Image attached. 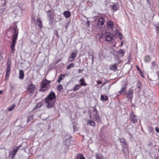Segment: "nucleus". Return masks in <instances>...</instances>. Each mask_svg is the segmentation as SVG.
Returning a JSON list of instances; mask_svg holds the SVG:
<instances>
[{
    "instance_id": "obj_1",
    "label": "nucleus",
    "mask_w": 159,
    "mask_h": 159,
    "mask_svg": "<svg viewBox=\"0 0 159 159\" xmlns=\"http://www.w3.org/2000/svg\"><path fill=\"white\" fill-rule=\"evenodd\" d=\"M13 35H12V42L11 45V53H13L15 52V47L17 39L18 36L19 34L18 30L17 29V26L16 25L15 27H12Z\"/></svg>"
},
{
    "instance_id": "obj_2",
    "label": "nucleus",
    "mask_w": 159,
    "mask_h": 159,
    "mask_svg": "<svg viewBox=\"0 0 159 159\" xmlns=\"http://www.w3.org/2000/svg\"><path fill=\"white\" fill-rule=\"evenodd\" d=\"M51 81H48L47 79H43L41 82V88L39 91L44 92L48 89V84Z\"/></svg>"
},
{
    "instance_id": "obj_3",
    "label": "nucleus",
    "mask_w": 159,
    "mask_h": 159,
    "mask_svg": "<svg viewBox=\"0 0 159 159\" xmlns=\"http://www.w3.org/2000/svg\"><path fill=\"white\" fill-rule=\"evenodd\" d=\"M123 148V152L124 154L126 153L128 151V143L125 139L123 138L119 139Z\"/></svg>"
},
{
    "instance_id": "obj_4",
    "label": "nucleus",
    "mask_w": 159,
    "mask_h": 159,
    "mask_svg": "<svg viewBox=\"0 0 159 159\" xmlns=\"http://www.w3.org/2000/svg\"><path fill=\"white\" fill-rule=\"evenodd\" d=\"M126 95V98L128 100L131 102L133 98V96L134 94V91L131 89H129L128 90L127 92H126L125 93Z\"/></svg>"
},
{
    "instance_id": "obj_5",
    "label": "nucleus",
    "mask_w": 159,
    "mask_h": 159,
    "mask_svg": "<svg viewBox=\"0 0 159 159\" xmlns=\"http://www.w3.org/2000/svg\"><path fill=\"white\" fill-rule=\"evenodd\" d=\"M21 146V145L15 148H14L12 152H9V159H12L14 157L17 152L18 150Z\"/></svg>"
},
{
    "instance_id": "obj_6",
    "label": "nucleus",
    "mask_w": 159,
    "mask_h": 159,
    "mask_svg": "<svg viewBox=\"0 0 159 159\" xmlns=\"http://www.w3.org/2000/svg\"><path fill=\"white\" fill-rule=\"evenodd\" d=\"M14 13L17 16H20L21 15L22 10L21 7L19 5H17L14 7Z\"/></svg>"
},
{
    "instance_id": "obj_7",
    "label": "nucleus",
    "mask_w": 159,
    "mask_h": 159,
    "mask_svg": "<svg viewBox=\"0 0 159 159\" xmlns=\"http://www.w3.org/2000/svg\"><path fill=\"white\" fill-rule=\"evenodd\" d=\"M56 98L55 93L53 91H51L48 96L46 98L45 101H54Z\"/></svg>"
},
{
    "instance_id": "obj_8",
    "label": "nucleus",
    "mask_w": 159,
    "mask_h": 159,
    "mask_svg": "<svg viewBox=\"0 0 159 159\" xmlns=\"http://www.w3.org/2000/svg\"><path fill=\"white\" fill-rule=\"evenodd\" d=\"M110 8L114 11H116L119 9V5L118 3L111 2L109 4Z\"/></svg>"
},
{
    "instance_id": "obj_9",
    "label": "nucleus",
    "mask_w": 159,
    "mask_h": 159,
    "mask_svg": "<svg viewBox=\"0 0 159 159\" xmlns=\"http://www.w3.org/2000/svg\"><path fill=\"white\" fill-rule=\"evenodd\" d=\"M105 22V19L103 17H100L98 20L97 24V26L98 27L99 29H101L102 28V25L104 24Z\"/></svg>"
},
{
    "instance_id": "obj_10",
    "label": "nucleus",
    "mask_w": 159,
    "mask_h": 159,
    "mask_svg": "<svg viewBox=\"0 0 159 159\" xmlns=\"http://www.w3.org/2000/svg\"><path fill=\"white\" fill-rule=\"evenodd\" d=\"M77 52L78 51L76 50L74 52L71 53L69 57L68 58V61L70 62L73 61L76 57Z\"/></svg>"
},
{
    "instance_id": "obj_11",
    "label": "nucleus",
    "mask_w": 159,
    "mask_h": 159,
    "mask_svg": "<svg viewBox=\"0 0 159 159\" xmlns=\"http://www.w3.org/2000/svg\"><path fill=\"white\" fill-rule=\"evenodd\" d=\"M130 120L131 122L133 123L137 122V119L136 116L133 112V111H131V113L130 114Z\"/></svg>"
},
{
    "instance_id": "obj_12",
    "label": "nucleus",
    "mask_w": 159,
    "mask_h": 159,
    "mask_svg": "<svg viewBox=\"0 0 159 159\" xmlns=\"http://www.w3.org/2000/svg\"><path fill=\"white\" fill-rule=\"evenodd\" d=\"M106 40L108 42L112 40L113 35L110 32H106L105 34Z\"/></svg>"
},
{
    "instance_id": "obj_13",
    "label": "nucleus",
    "mask_w": 159,
    "mask_h": 159,
    "mask_svg": "<svg viewBox=\"0 0 159 159\" xmlns=\"http://www.w3.org/2000/svg\"><path fill=\"white\" fill-rule=\"evenodd\" d=\"M47 16L49 20H50L51 22L53 21L54 15L52 13V11L51 10H49L47 12Z\"/></svg>"
},
{
    "instance_id": "obj_14",
    "label": "nucleus",
    "mask_w": 159,
    "mask_h": 159,
    "mask_svg": "<svg viewBox=\"0 0 159 159\" xmlns=\"http://www.w3.org/2000/svg\"><path fill=\"white\" fill-rule=\"evenodd\" d=\"M45 102L47 104V107L48 108H52L55 106V101H45Z\"/></svg>"
},
{
    "instance_id": "obj_15",
    "label": "nucleus",
    "mask_w": 159,
    "mask_h": 159,
    "mask_svg": "<svg viewBox=\"0 0 159 159\" xmlns=\"http://www.w3.org/2000/svg\"><path fill=\"white\" fill-rule=\"evenodd\" d=\"M35 87V85L31 84L28 86L27 88V90L30 93H33Z\"/></svg>"
},
{
    "instance_id": "obj_16",
    "label": "nucleus",
    "mask_w": 159,
    "mask_h": 159,
    "mask_svg": "<svg viewBox=\"0 0 159 159\" xmlns=\"http://www.w3.org/2000/svg\"><path fill=\"white\" fill-rule=\"evenodd\" d=\"M11 70V66L10 64L7 63V66L6 68V79L8 78Z\"/></svg>"
},
{
    "instance_id": "obj_17",
    "label": "nucleus",
    "mask_w": 159,
    "mask_h": 159,
    "mask_svg": "<svg viewBox=\"0 0 159 159\" xmlns=\"http://www.w3.org/2000/svg\"><path fill=\"white\" fill-rule=\"evenodd\" d=\"M127 84H125L123 87L121 88L120 90L119 91L118 93L120 94L122 93H124L125 94L126 92L125 90L127 89Z\"/></svg>"
},
{
    "instance_id": "obj_18",
    "label": "nucleus",
    "mask_w": 159,
    "mask_h": 159,
    "mask_svg": "<svg viewBox=\"0 0 159 159\" xmlns=\"http://www.w3.org/2000/svg\"><path fill=\"white\" fill-rule=\"evenodd\" d=\"M107 27L108 29H112L113 28L114 25L112 22L109 21L107 23Z\"/></svg>"
},
{
    "instance_id": "obj_19",
    "label": "nucleus",
    "mask_w": 159,
    "mask_h": 159,
    "mask_svg": "<svg viewBox=\"0 0 159 159\" xmlns=\"http://www.w3.org/2000/svg\"><path fill=\"white\" fill-rule=\"evenodd\" d=\"M37 24L38 25L40 29L42 28V22L41 19L40 18H38L37 20Z\"/></svg>"
},
{
    "instance_id": "obj_20",
    "label": "nucleus",
    "mask_w": 159,
    "mask_h": 159,
    "mask_svg": "<svg viewBox=\"0 0 159 159\" xmlns=\"http://www.w3.org/2000/svg\"><path fill=\"white\" fill-rule=\"evenodd\" d=\"M63 14L66 18H68L70 16V12L69 11H66L64 12Z\"/></svg>"
},
{
    "instance_id": "obj_21",
    "label": "nucleus",
    "mask_w": 159,
    "mask_h": 159,
    "mask_svg": "<svg viewBox=\"0 0 159 159\" xmlns=\"http://www.w3.org/2000/svg\"><path fill=\"white\" fill-rule=\"evenodd\" d=\"M19 77L20 79H23L24 77V72L22 70H20L19 71Z\"/></svg>"
},
{
    "instance_id": "obj_22",
    "label": "nucleus",
    "mask_w": 159,
    "mask_h": 159,
    "mask_svg": "<svg viewBox=\"0 0 159 159\" xmlns=\"http://www.w3.org/2000/svg\"><path fill=\"white\" fill-rule=\"evenodd\" d=\"M95 157L96 159H103V157L102 155L98 153H96L95 154Z\"/></svg>"
},
{
    "instance_id": "obj_23",
    "label": "nucleus",
    "mask_w": 159,
    "mask_h": 159,
    "mask_svg": "<svg viewBox=\"0 0 159 159\" xmlns=\"http://www.w3.org/2000/svg\"><path fill=\"white\" fill-rule=\"evenodd\" d=\"M110 69L113 71H115L117 69L116 64H114L113 66H111L110 67Z\"/></svg>"
},
{
    "instance_id": "obj_24",
    "label": "nucleus",
    "mask_w": 159,
    "mask_h": 159,
    "mask_svg": "<svg viewBox=\"0 0 159 159\" xmlns=\"http://www.w3.org/2000/svg\"><path fill=\"white\" fill-rule=\"evenodd\" d=\"M101 100L102 101H106L108 99V97L107 96L105 97L103 95H101L100 98Z\"/></svg>"
},
{
    "instance_id": "obj_25",
    "label": "nucleus",
    "mask_w": 159,
    "mask_h": 159,
    "mask_svg": "<svg viewBox=\"0 0 159 159\" xmlns=\"http://www.w3.org/2000/svg\"><path fill=\"white\" fill-rule=\"evenodd\" d=\"M65 76V75L62 74H61L59 76L58 79L57 80L58 83H59L61 82V80H63L62 77H64Z\"/></svg>"
},
{
    "instance_id": "obj_26",
    "label": "nucleus",
    "mask_w": 159,
    "mask_h": 159,
    "mask_svg": "<svg viewBox=\"0 0 159 159\" xmlns=\"http://www.w3.org/2000/svg\"><path fill=\"white\" fill-rule=\"evenodd\" d=\"M87 125H89L93 126H95V123L93 121H92L91 120H89L88 121Z\"/></svg>"
},
{
    "instance_id": "obj_27",
    "label": "nucleus",
    "mask_w": 159,
    "mask_h": 159,
    "mask_svg": "<svg viewBox=\"0 0 159 159\" xmlns=\"http://www.w3.org/2000/svg\"><path fill=\"white\" fill-rule=\"evenodd\" d=\"M80 81V85L81 86L86 85V84L84 82V80L83 79H81Z\"/></svg>"
},
{
    "instance_id": "obj_28",
    "label": "nucleus",
    "mask_w": 159,
    "mask_h": 159,
    "mask_svg": "<svg viewBox=\"0 0 159 159\" xmlns=\"http://www.w3.org/2000/svg\"><path fill=\"white\" fill-rule=\"evenodd\" d=\"M94 117L95 118V120L96 122H99L100 121L101 119L99 118V114L95 116H94Z\"/></svg>"
},
{
    "instance_id": "obj_29",
    "label": "nucleus",
    "mask_w": 159,
    "mask_h": 159,
    "mask_svg": "<svg viewBox=\"0 0 159 159\" xmlns=\"http://www.w3.org/2000/svg\"><path fill=\"white\" fill-rule=\"evenodd\" d=\"M42 106V103L41 102H39L35 106L33 110L37 108H39L41 107Z\"/></svg>"
},
{
    "instance_id": "obj_30",
    "label": "nucleus",
    "mask_w": 159,
    "mask_h": 159,
    "mask_svg": "<svg viewBox=\"0 0 159 159\" xmlns=\"http://www.w3.org/2000/svg\"><path fill=\"white\" fill-rule=\"evenodd\" d=\"M144 60L146 62H148L150 60V58L148 56H146L144 58Z\"/></svg>"
},
{
    "instance_id": "obj_31",
    "label": "nucleus",
    "mask_w": 159,
    "mask_h": 159,
    "mask_svg": "<svg viewBox=\"0 0 159 159\" xmlns=\"http://www.w3.org/2000/svg\"><path fill=\"white\" fill-rule=\"evenodd\" d=\"M93 115L94 117V116H95L99 114L98 112L97 109L95 107H94L93 108Z\"/></svg>"
},
{
    "instance_id": "obj_32",
    "label": "nucleus",
    "mask_w": 159,
    "mask_h": 159,
    "mask_svg": "<svg viewBox=\"0 0 159 159\" xmlns=\"http://www.w3.org/2000/svg\"><path fill=\"white\" fill-rule=\"evenodd\" d=\"M77 159H85L83 155L80 154H79L77 155Z\"/></svg>"
},
{
    "instance_id": "obj_33",
    "label": "nucleus",
    "mask_w": 159,
    "mask_h": 159,
    "mask_svg": "<svg viewBox=\"0 0 159 159\" xmlns=\"http://www.w3.org/2000/svg\"><path fill=\"white\" fill-rule=\"evenodd\" d=\"M33 119V116H30L27 119V122H29V121H30L32 122Z\"/></svg>"
},
{
    "instance_id": "obj_34",
    "label": "nucleus",
    "mask_w": 159,
    "mask_h": 159,
    "mask_svg": "<svg viewBox=\"0 0 159 159\" xmlns=\"http://www.w3.org/2000/svg\"><path fill=\"white\" fill-rule=\"evenodd\" d=\"M80 88V85L77 84L76 85L75 87L73 88V90L74 91H76L79 89Z\"/></svg>"
},
{
    "instance_id": "obj_35",
    "label": "nucleus",
    "mask_w": 159,
    "mask_h": 159,
    "mask_svg": "<svg viewBox=\"0 0 159 159\" xmlns=\"http://www.w3.org/2000/svg\"><path fill=\"white\" fill-rule=\"evenodd\" d=\"M15 104H13L11 106L9 107L8 109L9 111H12L13 109L15 108Z\"/></svg>"
},
{
    "instance_id": "obj_36",
    "label": "nucleus",
    "mask_w": 159,
    "mask_h": 159,
    "mask_svg": "<svg viewBox=\"0 0 159 159\" xmlns=\"http://www.w3.org/2000/svg\"><path fill=\"white\" fill-rule=\"evenodd\" d=\"M74 65L75 64L74 63H71L67 66L66 69H69L70 68L73 67L74 66Z\"/></svg>"
},
{
    "instance_id": "obj_37",
    "label": "nucleus",
    "mask_w": 159,
    "mask_h": 159,
    "mask_svg": "<svg viewBox=\"0 0 159 159\" xmlns=\"http://www.w3.org/2000/svg\"><path fill=\"white\" fill-rule=\"evenodd\" d=\"M57 89L60 92L63 89V87L61 85H59L57 86Z\"/></svg>"
},
{
    "instance_id": "obj_38",
    "label": "nucleus",
    "mask_w": 159,
    "mask_h": 159,
    "mask_svg": "<svg viewBox=\"0 0 159 159\" xmlns=\"http://www.w3.org/2000/svg\"><path fill=\"white\" fill-rule=\"evenodd\" d=\"M120 55H122L121 56H123L124 55V51L123 50L120 49L118 51Z\"/></svg>"
},
{
    "instance_id": "obj_39",
    "label": "nucleus",
    "mask_w": 159,
    "mask_h": 159,
    "mask_svg": "<svg viewBox=\"0 0 159 159\" xmlns=\"http://www.w3.org/2000/svg\"><path fill=\"white\" fill-rule=\"evenodd\" d=\"M4 2H3V3H2L1 4V6L2 7H4L5 6L6 4L7 3V2H6V1H3Z\"/></svg>"
},
{
    "instance_id": "obj_40",
    "label": "nucleus",
    "mask_w": 159,
    "mask_h": 159,
    "mask_svg": "<svg viewBox=\"0 0 159 159\" xmlns=\"http://www.w3.org/2000/svg\"><path fill=\"white\" fill-rule=\"evenodd\" d=\"M140 74H141V76L143 77H144V74L142 72V71L141 70H140Z\"/></svg>"
},
{
    "instance_id": "obj_41",
    "label": "nucleus",
    "mask_w": 159,
    "mask_h": 159,
    "mask_svg": "<svg viewBox=\"0 0 159 159\" xmlns=\"http://www.w3.org/2000/svg\"><path fill=\"white\" fill-rule=\"evenodd\" d=\"M137 87L139 89L140 88V84L139 82L137 84Z\"/></svg>"
},
{
    "instance_id": "obj_42",
    "label": "nucleus",
    "mask_w": 159,
    "mask_h": 159,
    "mask_svg": "<svg viewBox=\"0 0 159 159\" xmlns=\"http://www.w3.org/2000/svg\"><path fill=\"white\" fill-rule=\"evenodd\" d=\"M122 34L120 33H119L118 34V37L120 39H121L122 38Z\"/></svg>"
},
{
    "instance_id": "obj_43",
    "label": "nucleus",
    "mask_w": 159,
    "mask_h": 159,
    "mask_svg": "<svg viewBox=\"0 0 159 159\" xmlns=\"http://www.w3.org/2000/svg\"><path fill=\"white\" fill-rule=\"evenodd\" d=\"M86 25L89 26L90 25V22L89 21H88L86 22Z\"/></svg>"
},
{
    "instance_id": "obj_44",
    "label": "nucleus",
    "mask_w": 159,
    "mask_h": 159,
    "mask_svg": "<svg viewBox=\"0 0 159 159\" xmlns=\"http://www.w3.org/2000/svg\"><path fill=\"white\" fill-rule=\"evenodd\" d=\"M156 130L157 132L159 133V129L157 127L156 128Z\"/></svg>"
},
{
    "instance_id": "obj_45",
    "label": "nucleus",
    "mask_w": 159,
    "mask_h": 159,
    "mask_svg": "<svg viewBox=\"0 0 159 159\" xmlns=\"http://www.w3.org/2000/svg\"><path fill=\"white\" fill-rule=\"evenodd\" d=\"M97 83L98 84H101L102 83V82L100 81H97Z\"/></svg>"
},
{
    "instance_id": "obj_46",
    "label": "nucleus",
    "mask_w": 159,
    "mask_h": 159,
    "mask_svg": "<svg viewBox=\"0 0 159 159\" xmlns=\"http://www.w3.org/2000/svg\"><path fill=\"white\" fill-rule=\"evenodd\" d=\"M82 70L81 69H79L78 71V73H80L82 72Z\"/></svg>"
},
{
    "instance_id": "obj_47",
    "label": "nucleus",
    "mask_w": 159,
    "mask_h": 159,
    "mask_svg": "<svg viewBox=\"0 0 159 159\" xmlns=\"http://www.w3.org/2000/svg\"><path fill=\"white\" fill-rule=\"evenodd\" d=\"M4 9H2L0 10V12L2 13H2L4 11Z\"/></svg>"
},
{
    "instance_id": "obj_48",
    "label": "nucleus",
    "mask_w": 159,
    "mask_h": 159,
    "mask_svg": "<svg viewBox=\"0 0 159 159\" xmlns=\"http://www.w3.org/2000/svg\"><path fill=\"white\" fill-rule=\"evenodd\" d=\"M137 69L139 70V71H140V70H141L139 68V67L138 66H137Z\"/></svg>"
},
{
    "instance_id": "obj_49",
    "label": "nucleus",
    "mask_w": 159,
    "mask_h": 159,
    "mask_svg": "<svg viewBox=\"0 0 159 159\" xmlns=\"http://www.w3.org/2000/svg\"><path fill=\"white\" fill-rule=\"evenodd\" d=\"M157 30L158 32H159V27L157 26L156 27Z\"/></svg>"
},
{
    "instance_id": "obj_50",
    "label": "nucleus",
    "mask_w": 159,
    "mask_h": 159,
    "mask_svg": "<svg viewBox=\"0 0 159 159\" xmlns=\"http://www.w3.org/2000/svg\"><path fill=\"white\" fill-rule=\"evenodd\" d=\"M92 61L93 62V59H94L93 55H92Z\"/></svg>"
},
{
    "instance_id": "obj_51",
    "label": "nucleus",
    "mask_w": 159,
    "mask_h": 159,
    "mask_svg": "<svg viewBox=\"0 0 159 159\" xmlns=\"http://www.w3.org/2000/svg\"><path fill=\"white\" fill-rule=\"evenodd\" d=\"M155 62H154V61H153L152 62V64L153 65H155Z\"/></svg>"
},
{
    "instance_id": "obj_52",
    "label": "nucleus",
    "mask_w": 159,
    "mask_h": 159,
    "mask_svg": "<svg viewBox=\"0 0 159 159\" xmlns=\"http://www.w3.org/2000/svg\"><path fill=\"white\" fill-rule=\"evenodd\" d=\"M2 93V91L0 90V95Z\"/></svg>"
},
{
    "instance_id": "obj_53",
    "label": "nucleus",
    "mask_w": 159,
    "mask_h": 159,
    "mask_svg": "<svg viewBox=\"0 0 159 159\" xmlns=\"http://www.w3.org/2000/svg\"><path fill=\"white\" fill-rule=\"evenodd\" d=\"M73 127L74 128V126H73ZM75 128H74V132H75Z\"/></svg>"
},
{
    "instance_id": "obj_54",
    "label": "nucleus",
    "mask_w": 159,
    "mask_h": 159,
    "mask_svg": "<svg viewBox=\"0 0 159 159\" xmlns=\"http://www.w3.org/2000/svg\"><path fill=\"white\" fill-rule=\"evenodd\" d=\"M147 2H148V3H150V2H149V1L147 0Z\"/></svg>"
},
{
    "instance_id": "obj_55",
    "label": "nucleus",
    "mask_w": 159,
    "mask_h": 159,
    "mask_svg": "<svg viewBox=\"0 0 159 159\" xmlns=\"http://www.w3.org/2000/svg\"><path fill=\"white\" fill-rule=\"evenodd\" d=\"M50 125H49L48 126V128L49 129V128H50Z\"/></svg>"
},
{
    "instance_id": "obj_56",
    "label": "nucleus",
    "mask_w": 159,
    "mask_h": 159,
    "mask_svg": "<svg viewBox=\"0 0 159 159\" xmlns=\"http://www.w3.org/2000/svg\"><path fill=\"white\" fill-rule=\"evenodd\" d=\"M111 86V85L109 86V89L110 88Z\"/></svg>"
},
{
    "instance_id": "obj_57",
    "label": "nucleus",
    "mask_w": 159,
    "mask_h": 159,
    "mask_svg": "<svg viewBox=\"0 0 159 159\" xmlns=\"http://www.w3.org/2000/svg\"><path fill=\"white\" fill-rule=\"evenodd\" d=\"M104 84H105V83H104V84H102V86H103L104 85Z\"/></svg>"
},
{
    "instance_id": "obj_58",
    "label": "nucleus",
    "mask_w": 159,
    "mask_h": 159,
    "mask_svg": "<svg viewBox=\"0 0 159 159\" xmlns=\"http://www.w3.org/2000/svg\"><path fill=\"white\" fill-rule=\"evenodd\" d=\"M158 152L159 153V149H158Z\"/></svg>"
}]
</instances>
